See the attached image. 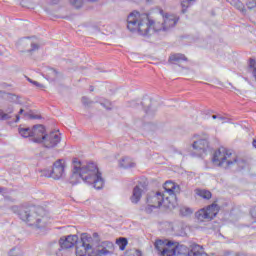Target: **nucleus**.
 Returning <instances> with one entry per match:
<instances>
[{"mask_svg": "<svg viewBox=\"0 0 256 256\" xmlns=\"http://www.w3.org/2000/svg\"><path fill=\"white\" fill-rule=\"evenodd\" d=\"M251 217L254 219L252 221V229H256V206L251 210Z\"/></svg>", "mask_w": 256, "mask_h": 256, "instance_id": "25", "label": "nucleus"}, {"mask_svg": "<svg viewBox=\"0 0 256 256\" xmlns=\"http://www.w3.org/2000/svg\"><path fill=\"white\" fill-rule=\"evenodd\" d=\"M228 3H230V5H234L237 3V0H228Z\"/></svg>", "mask_w": 256, "mask_h": 256, "instance_id": "34", "label": "nucleus"}, {"mask_svg": "<svg viewBox=\"0 0 256 256\" xmlns=\"http://www.w3.org/2000/svg\"><path fill=\"white\" fill-rule=\"evenodd\" d=\"M193 213V210L189 207H182L180 209V214L183 215V217H189Z\"/></svg>", "mask_w": 256, "mask_h": 256, "instance_id": "23", "label": "nucleus"}, {"mask_svg": "<svg viewBox=\"0 0 256 256\" xmlns=\"http://www.w3.org/2000/svg\"><path fill=\"white\" fill-rule=\"evenodd\" d=\"M212 163L216 167H222L223 169H227L228 167H233V165H238L243 169V165L245 162L243 160L237 161V157L233 156L227 148H219L216 150L212 157Z\"/></svg>", "mask_w": 256, "mask_h": 256, "instance_id": "6", "label": "nucleus"}, {"mask_svg": "<svg viewBox=\"0 0 256 256\" xmlns=\"http://www.w3.org/2000/svg\"><path fill=\"white\" fill-rule=\"evenodd\" d=\"M38 128L34 130L35 143H40L47 149H53L61 143V133L59 131L46 133L43 125H39Z\"/></svg>", "mask_w": 256, "mask_h": 256, "instance_id": "7", "label": "nucleus"}, {"mask_svg": "<svg viewBox=\"0 0 256 256\" xmlns=\"http://www.w3.org/2000/svg\"><path fill=\"white\" fill-rule=\"evenodd\" d=\"M127 239L126 238H119L116 240V245H118L120 251H125V248L127 247Z\"/></svg>", "mask_w": 256, "mask_h": 256, "instance_id": "20", "label": "nucleus"}, {"mask_svg": "<svg viewBox=\"0 0 256 256\" xmlns=\"http://www.w3.org/2000/svg\"><path fill=\"white\" fill-rule=\"evenodd\" d=\"M246 5H247L248 9H255L256 0H247Z\"/></svg>", "mask_w": 256, "mask_h": 256, "instance_id": "28", "label": "nucleus"}, {"mask_svg": "<svg viewBox=\"0 0 256 256\" xmlns=\"http://www.w3.org/2000/svg\"><path fill=\"white\" fill-rule=\"evenodd\" d=\"M13 213H18L21 221L26 223L28 227H32L34 231H40L47 227V216L43 215L42 209L35 207L19 208L18 206H12Z\"/></svg>", "mask_w": 256, "mask_h": 256, "instance_id": "4", "label": "nucleus"}, {"mask_svg": "<svg viewBox=\"0 0 256 256\" xmlns=\"http://www.w3.org/2000/svg\"><path fill=\"white\" fill-rule=\"evenodd\" d=\"M15 111L13 104L4 103L0 106V121L11 119V114Z\"/></svg>", "mask_w": 256, "mask_h": 256, "instance_id": "13", "label": "nucleus"}, {"mask_svg": "<svg viewBox=\"0 0 256 256\" xmlns=\"http://www.w3.org/2000/svg\"><path fill=\"white\" fill-rule=\"evenodd\" d=\"M126 256H142L139 250H129L126 252Z\"/></svg>", "mask_w": 256, "mask_h": 256, "instance_id": "27", "label": "nucleus"}, {"mask_svg": "<svg viewBox=\"0 0 256 256\" xmlns=\"http://www.w3.org/2000/svg\"><path fill=\"white\" fill-rule=\"evenodd\" d=\"M143 195V186H136L133 189L132 196L130 197L131 203L137 204L141 201V197Z\"/></svg>", "mask_w": 256, "mask_h": 256, "instance_id": "15", "label": "nucleus"}, {"mask_svg": "<svg viewBox=\"0 0 256 256\" xmlns=\"http://www.w3.org/2000/svg\"><path fill=\"white\" fill-rule=\"evenodd\" d=\"M93 237L84 233L81 235V245L76 247V255L83 256H108L113 253V244L109 241H104L98 245L96 250L91 245Z\"/></svg>", "mask_w": 256, "mask_h": 256, "instance_id": "5", "label": "nucleus"}, {"mask_svg": "<svg viewBox=\"0 0 256 256\" xmlns=\"http://www.w3.org/2000/svg\"><path fill=\"white\" fill-rule=\"evenodd\" d=\"M37 49H39V46H38L37 44H32V49H31V51H35V50H37Z\"/></svg>", "mask_w": 256, "mask_h": 256, "instance_id": "33", "label": "nucleus"}, {"mask_svg": "<svg viewBox=\"0 0 256 256\" xmlns=\"http://www.w3.org/2000/svg\"><path fill=\"white\" fill-rule=\"evenodd\" d=\"M252 145H253V147H255V149H256V140H254V141L252 142Z\"/></svg>", "mask_w": 256, "mask_h": 256, "instance_id": "36", "label": "nucleus"}, {"mask_svg": "<svg viewBox=\"0 0 256 256\" xmlns=\"http://www.w3.org/2000/svg\"><path fill=\"white\" fill-rule=\"evenodd\" d=\"M35 129H39V125L30 128H20L19 133L22 137H32V141L35 143Z\"/></svg>", "mask_w": 256, "mask_h": 256, "instance_id": "16", "label": "nucleus"}, {"mask_svg": "<svg viewBox=\"0 0 256 256\" xmlns=\"http://www.w3.org/2000/svg\"><path fill=\"white\" fill-rule=\"evenodd\" d=\"M233 7H236L242 13H245V5L241 3V1L237 0L236 3L233 4Z\"/></svg>", "mask_w": 256, "mask_h": 256, "instance_id": "24", "label": "nucleus"}, {"mask_svg": "<svg viewBox=\"0 0 256 256\" xmlns=\"http://www.w3.org/2000/svg\"><path fill=\"white\" fill-rule=\"evenodd\" d=\"M8 256H23V250L21 247H14L9 251Z\"/></svg>", "mask_w": 256, "mask_h": 256, "instance_id": "21", "label": "nucleus"}, {"mask_svg": "<svg viewBox=\"0 0 256 256\" xmlns=\"http://www.w3.org/2000/svg\"><path fill=\"white\" fill-rule=\"evenodd\" d=\"M192 141V147L198 157H203L207 153V149H209V136L207 134H195Z\"/></svg>", "mask_w": 256, "mask_h": 256, "instance_id": "9", "label": "nucleus"}, {"mask_svg": "<svg viewBox=\"0 0 256 256\" xmlns=\"http://www.w3.org/2000/svg\"><path fill=\"white\" fill-rule=\"evenodd\" d=\"M164 193L161 192H153L147 198V203L149 207H154L157 209L161 205L165 207V209H169L173 211L177 207V193H180L181 188L178 184L173 181H166L164 184Z\"/></svg>", "mask_w": 256, "mask_h": 256, "instance_id": "3", "label": "nucleus"}, {"mask_svg": "<svg viewBox=\"0 0 256 256\" xmlns=\"http://www.w3.org/2000/svg\"><path fill=\"white\" fill-rule=\"evenodd\" d=\"M170 63L178 64L183 63V61H187V57L183 54H171L169 57Z\"/></svg>", "mask_w": 256, "mask_h": 256, "instance_id": "17", "label": "nucleus"}, {"mask_svg": "<svg viewBox=\"0 0 256 256\" xmlns=\"http://www.w3.org/2000/svg\"><path fill=\"white\" fill-rule=\"evenodd\" d=\"M193 3H195V0H183L181 3L182 13H185V11H187V8L191 7Z\"/></svg>", "mask_w": 256, "mask_h": 256, "instance_id": "22", "label": "nucleus"}, {"mask_svg": "<svg viewBox=\"0 0 256 256\" xmlns=\"http://www.w3.org/2000/svg\"><path fill=\"white\" fill-rule=\"evenodd\" d=\"M78 177L87 185H92L97 190L103 189V185H105V180H103L99 167L93 162L82 164L81 161L74 160L72 179H77Z\"/></svg>", "mask_w": 256, "mask_h": 256, "instance_id": "2", "label": "nucleus"}, {"mask_svg": "<svg viewBox=\"0 0 256 256\" xmlns=\"http://www.w3.org/2000/svg\"><path fill=\"white\" fill-rule=\"evenodd\" d=\"M219 115H213L212 119H218Z\"/></svg>", "mask_w": 256, "mask_h": 256, "instance_id": "35", "label": "nucleus"}, {"mask_svg": "<svg viewBox=\"0 0 256 256\" xmlns=\"http://www.w3.org/2000/svg\"><path fill=\"white\" fill-rule=\"evenodd\" d=\"M52 3L56 4V3H59V0H51Z\"/></svg>", "mask_w": 256, "mask_h": 256, "instance_id": "37", "label": "nucleus"}, {"mask_svg": "<svg viewBox=\"0 0 256 256\" xmlns=\"http://www.w3.org/2000/svg\"><path fill=\"white\" fill-rule=\"evenodd\" d=\"M100 104L104 107V109H111V102L109 100H104L100 102Z\"/></svg>", "mask_w": 256, "mask_h": 256, "instance_id": "30", "label": "nucleus"}, {"mask_svg": "<svg viewBox=\"0 0 256 256\" xmlns=\"http://www.w3.org/2000/svg\"><path fill=\"white\" fill-rule=\"evenodd\" d=\"M217 213H219V206L215 203L208 206L207 208H203L196 213V217L198 221H205L208 219L211 221L214 217H217Z\"/></svg>", "mask_w": 256, "mask_h": 256, "instance_id": "11", "label": "nucleus"}, {"mask_svg": "<svg viewBox=\"0 0 256 256\" xmlns=\"http://www.w3.org/2000/svg\"><path fill=\"white\" fill-rule=\"evenodd\" d=\"M119 165L123 169H130L131 167H135V162H133V160L129 157H124L121 159Z\"/></svg>", "mask_w": 256, "mask_h": 256, "instance_id": "18", "label": "nucleus"}, {"mask_svg": "<svg viewBox=\"0 0 256 256\" xmlns=\"http://www.w3.org/2000/svg\"><path fill=\"white\" fill-rule=\"evenodd\" d=\"M82 103H83V105H85L86 107H89V105H91V101H90L89 98H87V97H83V98H82Z\"/></svg>", "mask_w": 256, "mask_h": 256, "instance_id": "32", "label": "nucleus"}, {"mask_svg": "<svg viewBox=\"0 0 256 256\" xmlns=\"http://www.w3.org/2000/svg\"><path fill=\"white\" fill-rule=\"evenodd\" d=\"M163 21L150 19L145 14L139 12H132L127 18V28L132 33H137L142 37H151L155 33H161V31L167 32L173 29L179 21V17L171 13L160 12Z\"/></svg>", "mask_w": 256, "mask_h": 256, "instance_id": "1", "label": "nucleus"}, {"mask_svg": "<svg viewBox=\"0 0 256 256\" xmlns=\"http://www.w3.org/2000/svg\"><path fill=\"white\" fill-rule=\"evenodd\" d=\"M71 183H79V180L77 181L71 180Z\"/></svg>", "mask_w": 256, "mask_h": 256, "instance_id": "38", "label": "nucleus"}, {"mask_svg": "<svg viewBox=\"0 0 256 256\" xmlns=\"http://www.w3.org/2000/svg\"><path fill=\"white\" fill-rule=\"evenodd\" d=\"M79 237L77 235H68L60 238L59 244L61 249H71L77 245Z\"/></svg>", "mask_w": 256, "mask_h": 256, "instance_id": "12", "label": "nucleus"}, {"mask_svg": "<svg viewBox=\"0 0 256 256\" xmlns=\"http://www.w3.org/2000/svg\"><path fill=\"white\" fill-rule=\"evenodd\" d=\"M217 123H227V117H224L222 115H218Z\"/></svg>", "mask_w": 256, "mask_h": 256, "instance_id": "31", "label": "nucleus"}, {"mask_svg": "<svg viewBox=\"0 0 256 256\" xmlns=\"http://www.w3.org/2000/svg\"><path fill=\"white\" fill-rule=\"evenodd\" d=\"M28 81L30 83H32V85H35V87H37L38 89H44L45 86L37 81H34V80H31V79H28Z\"/></svg>", "mask_w": 256, "mask_h": 256, "instance_id": "29", "label": "nucleus"}, {"mask_svg": "<svg viewBox=\"0 0 256 256\" xmlns=\"http://www.w3.org/2000/svg\"><path fill=\"white\" fill-rule=\"evenodd\" d=\"M195 193L198 197H201V199H211L212 195L211 192L205 189H196Z\"/></svg>", "mask_w": 256, "mask_h": 256, "instance_id": "19", "label": "nucleus"}, {"mask_svg": "<svg viewBox=\"0 0 256 256\" xmlns=\"http://www.w3.org/2000/svg\"><path fill=\"white\" fill-rule=\"evenodd\" d=\"M21 115L25 117V119H41V116L34 115L31 111H25V109L21 108L19 113L16 115L15 123H19Z\"/></svg>", "mask_w": 256, "mask_h": 256, "instance_id": "14", "label": "nucleus"}, {"mask_svg": "<svg viewBox=\"0 0 256 256\" xmlns=\"http://www.w3.org/2000/svg\"><path fill=\"white\" fill-rule=\"evenodd\" d=\"M83 3H84V0H73L71 2L73 7H75L76 9H80V7H83Z\"/></svg>", "mask_w": 256, "mask_h": 256, "instance_id": "26", "label": "nucleus"}, {"mask_svg": "<svg viewBox=\"0 0 256 256\" xmlns=\"http://www.w3.org/2000/svg\"><path fill=\"white\" fill-rule=\"evenodd\" d=\"M155 249L161 256L185 255L187 253V247L169 240H157L155 242Z\"/></svg>", "mask_w": 256, "mask_h": 256, "instance_id": "8", "label": "nucleus"}, {"mask_svg": "<svg viewBox=\"0 0 256 256\" xmlns=\"http://www.w3.org/2000/svg\"><path fill=\"white\" fill-rule=\"evenodd\" d=\"M65 160H57L54 162L51 170L42 171L43 177H50L51 179L59 180L65 176Z\"/></svg>", "mask_w": 256, "mask_h": 256, "instance_id": "10", "label": "nucleus"}]
</instances>
